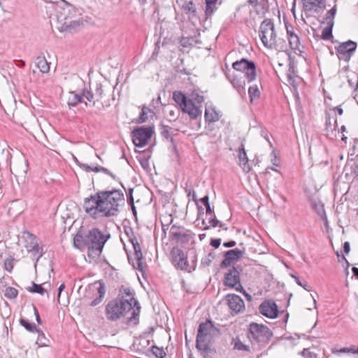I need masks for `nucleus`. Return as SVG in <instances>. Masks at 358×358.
<instances>
[{
    "label": "nucleus",
    "mask_w": 358,
    "mask_h": 358,
    "mask_svg": "<svg viewBox=\"0 0 358 358\" xmlns=\"http://www.w3.org/2000/svg\"><path fill=\"white\" fill-rule=\"evenodd\" d=\"M124 200V194L120 189L100 190L84 199L83 208L93 219L115 216L119 213Z\"/></svg>",
    "instance_id": "nucleus-1"
},
{
    "label": "nucleus",
    "mask_w": 358,
    "mask_h": 358,
    "mask_svg": "<svg viewBox=\"0 0 358 358\" xmlns=\"http://www.w3.org/2000/svg\"><path fill=\"white\" fill-rule=\"evenodd\" d=\"M121 296L111 300L106 306V317L108 320L117 321L124 317L129 324H137L141 306L129 288L120 290Z\"/></svg>",
    "instance_id": "nucleus-2"
},
{
    "label": "nucleus",
    "mask_w": 358,
    "mask_h": 358,
    "mask_svg": "<svg viewBox=\"0 0 358 358\" xmlns=\"http://www.w3.org/2000/svg\"><path fill=\"white\" fill-rule=\"evenodd\" d=\"M220 335L219 329L215 327L210 320L201 322L196 339V348L202 353L208 355L213 350L210 347L214 339Z\"/></svg>",
    "instance_id": "nucleus-3"
},
{
    "label": "nucleus",
    "mask_w": 358,
    "mask_h": 358,
    "mask_svg": "<svg viewBox=\"0 0 358 358\" xmlns=\"http://www.w3.org/2000/svg\"><path fill=\"white\" fill-rule=\"evenodd\" d=\"M110 237V234H103L98 228H93L90 230L87 234L88 257L92 259L99 258L106 243Z\"/></svg>",
    "instance_id": "nucleus-4"
},
{
    "label": "nucleus",
    "mask_w": 358,
    "mask_h": 358,
    "mask_svg": "<svg viewBox=\"0 0 358 358\" xmlns=\"http://www.w3.org/2000/svg\"><path fill=\"white\" fill-rule=\"evenodd\" d=\"M259 38L263 45L268 49L278 48L277 36L273 22L270 19H265L260 24Z\"/></svg>",
    "instance_id": "nucleus-5"
},
{
    "label": "nucleus",
    "mask_w": 358,
    "mask_h": 358,
    "mask_svg": "<svg viewBox=\"0 0 358 358\" xmlns=\"http://www.w3.org/2000/svg\"><path fill=\"white\" fill-rule=\"evenodd\" d=\"M272 336V331L266 325L252 322L249 326L248 338L253 343L265 346Z\"/></svg>",
    "instance_id": "nucleus-6"
},
{
    "label": "nucleus",
    "mask_w": 358,
    "mask_h": 358,
    "mask_svg": "<svg viewBox=\"0 0 358 358\" xmlns=\"http://www.w3.org/2000/svg\"><path fill=\"white\" fill-rule=\"evenodd\" d=\"M55 10V13L50 16V21L55 22L56 27L65 24L67 20L76 16V13H75L74 7L65 1L57 3Z\"/></svg>",
    "instance_id": "nucleus-7"
},
{
    "label": "nucleus",
    "mask_w": 358,
    "mask_h": 358,
    "mask_svg": "<svg viewBox=\"0 0 358 358\" xmlns=\"http://www.w3.org/2000/svg\"><path fill=\"white\" fill-rule=\"evenodd\" d=\"M173 99L180 106L184 113L189 115L191 119L195 120L201 115L200 107L193 103L192 99H189L182 92L175 91L173 93Z\"/></svg>",
    "instance_id": "nucleus-8"
},
{
    "label": "nucleus",
    "mask_w": 358,
    "mask_h": 358,
    "mask_svg": "<svg viewBox=\"0 0 358 358\" xmlns=\"http://www.w3.org/2000/svg\"><path fill=\"white\" fill-rule=\"evenodd\" d=\"M243 271L241 266H233L224 274V285L231 289L240 292L245 296L250 297L248 294L241 282V273Z\"/></svg>",
    "instance_id": "nucleus-9"
},
{
    "label": "nucleus",
    "mask_w": 358,
    "mask_h": 358,
    "mask_svg": "<svg viewBox=\"0 0 358 358\" xmlns=\"http://www.w3.org/2000/svg\"><path fill=\"white\" fill-rule=\"evenodd\" d=\"M357 47V43L353 41L341 43L335 47L336 54L339 60L348 62L351 57L354 55Z\"/></svg>",
    "instance_id": "nucleus-10"
},
{
    "label": "nucleus",
    "mask_w": 358,
    "mask_h": 358,
    "mask_svg": "<svg viewBox=\"0 0 358 358\" xmlns=\"http://www.w3.org/2000/svg\"><path fill=\"white\" fill-rule=\"evenodd\" d=\"M153 129L152 127H138L132 131V141L136 147L145 146L151 138Z\"/></svg>",
    "instance_id": "nucleus-11"
},
{
    "label": "nucleus",
    "mask_w": 358,
    "mask_h": 358,
    "mask_svg": "<svg viewBox=\"0 0 358 358\" xmlns=\"http://www.w3.org/2000/svg\"><path fill=\"white\" fill-rule=\"evenodd\" d=\"M171 260L174 266L177 269L191 272L192 269L189 266L187 255L180 248L174 247L171 252Z\"/></svg>",
    "instance_id": "nucleus-12"
},
{
    "label": "nucleus",
    "mask_w": 358,
    "mask_h": 358,
    "mask_svg": "<svg viewBox=\"0 0 358 358\" xmlns=\"http://www.w3.org/2000/svg\"><path fill=\"white\" fill-rule=\"evenodd\" d=\"M171 238L178 244H186L192 238V233L186 229L173 225L170 228Z\"/></svg>",
    "instance_id": "nucleus-13"
},
{
    "label": "nucleus",
    "mask_w": 358,
    "mask_h": 358,
    "mask_svg": "<svg viewBox=\"0 0 358 358\" xmlns=\"http://www.w3.org/2000/svg\"><path fill=\"white\" fill-rule=\"evenodd\" d=\"M226 300L229 308L235 313H239L245 310V303L241 296L235 294H228Z\"/></svg>",
    "instance_id": "nucleus-14"
},
{
    "label": "nucleus",
    "mask_w": 358,
    "mask_h": 358,
    "mask_svg": "<svg viewBox=\"0 0 358 358\" xmlns=\"http://www.w3.org/2000/svg\"><path fill=\"white\" fill-rule=\"evenodd\" d=\"M243 254L244 252L238 248L227 251L224 256V258L220 264V266L222 268L230 266L231 264L240 259L243 257Z\"/></svg>",
    "instance_id": "nucleus-15"
},
{
    "label": "nucleus",
    "mask_w": 358,
    "mask_h": 358,
    "mask_svg": "<svg viewBox=\"0 0 358 358\" xmlns=\"http://www.w3.org/2000/svg\"><path fill=\"white\" fill-rule=\"evenodd\" d=\"M259 312L264 316L268 318H275L278 316V306L274 301L266 300L264 301L259 306Z\"/></svg>",
    "instance_id": "nucleus-16"
},
{
    "label": "nucleus",
    "mask_w": 358,
    "mask_h": 358,
    "mask_svg": "<svg viewBox=\"0 0 358 358\" xmlns=\"http://www.w3.org/2000/svg\"><path fill=\"white\" fill-rule=\"evenodd\" d=\"M83 24V21L80 18L74 19L70 18L66 21L65 24H62V26H57V29L60 31H69V32H74L76 31L77 29Z\"/></svg>",
    "instance_id": "nucleus-17"
},
{
    "label": "nucleus",
    "mask_w": 358,
    "mask_h": 358,
    "mask_svg": "<svg viewBox=\"0 0 358 358\" xmlns=\"http://www.w3.org/2000/svg\"><path fill=\"white\" fill-rule=\"evenodd\" d=\"M203 224L204 225L203 229L208 230L211 227H219L227 231L228 229L225 224L221 223L216 217L212 213V215H206V218L203 220Z\"/></svg>",
    "instance_id": "nucleus-18"
},
{
    "label": "nucleus",
    "mask_w": 358,
    "mask_h": 358,
    "mask_svg": "<svg viewBox=\"0 0 358 358\" xmlns=\"http://www.w3.org/2000/svg\"><path fill=\"white\" fill-rule=\"evenodd\" d=\"M133 248L134 250V256L136 259V262L133 264V266L134 268L138 269L143 273L145 271V266L142 262L143 257L139 243L134 245Z\"/></svg>",
    "instance_id": "nucleus-19"
},
{
    "label": "nucleus",
    "mask_w": 358,
    "mask_h": 358,
    "mask_svg": "<svg viewBox=\"0 0 358 358\" xmlns=\"http://www.w3.org/2000/svg\"><path fill=\"white\" fill-rule=\"evenodd\" d=\"M238 161L239 165L244 172L248 173L250 171L251 169L248 164V158L243 143H241L238 148Z\"/></svg>",
    "instance_id": "nucleus-20"
},
{
    "label": "nucleus",
    "mask_w": 358,
    "mask_h": 358,
    "mask_svg": "<svg viewBox=\"0 0 358 358\" xmlns=\"http://www.w3.org/2000/svg\"><path fill=\"white\" fill-rule=\"evenodd\" d=\"M99 287L96 288H95L94 285L90 287V289H92L93 291L96 290L97 294L95 299L89 303V305L92 307H94L99 304L103 301V299L106 293V287L104 284L102 282H99Z\"/></svg>",
    "instance_id": "nucleus-21"
},
{
    "label": "nucleus",
    "mask_w": 358,
    "mask_h": 358,
    "mask_svg": "<svg viewBox=\"0 0 358 358\" xmlns=\"http://www.w3.org/2000/svg\"><path fill=\"white\" fill-rule=\"evenodd\" d=\"M303 8L306 11L325 8V0H303Z\"/></svg>",
    "instance_id": "nucleus-22"
},
{
    "label": "nucleus",
    "mask_w": 358,
    "mask_h": 358,
    "mask_svg": "<svg viewBox=\"0 0 358 358\" xmlns=\"http://www.w3.org/2000/svg\"><path fill=\"white\" fill-rule=\"evenodd\" d=\"M27 250L29 252H32L36 261L42 256V248L39 247L36 237L31 235V241L26 245Z\"/></svg>",
    "instance_id": "nucleus-23"
},
{
    "label": "nucleus",
    "mask_w": 358,
    "mask_h": 358,
    "mask_svg": "<svg viewBox=\"0 0 358 358\" xmlns=\"http://www.w3.org/2000/svg\"><path fill=\"white\" fill-rule=\"evenodd\" d=\"M206 10L205 15L207 18L211 17L215 12L218 9V6L221 4V1L217 5L218 0H205Z\"/></svg>",
    "instance_id": "nucleus-24"
},
{
    "label": "nucleus",
    "mask_w": 358,
    "mask_h": 358,
    "mask_svg": "<svg viewBox=\"0 0 358 358\" xmlns=\"http://www.w3.org/2000/svg\"><path fill=\"white\" fill-rule=\"evenodd\" d=\"M182 9L185 14L189 15V17L196 16V8L192 1H185L182 6Z\"/></svg>",
    "instance_id": "nucleus-25"
},
{
    "label": "nucleus",
    "mask_w": 358,
    "mask_h": 358,
    "mask_svg": "<svg viewBox=\"0 0 358 358\" xmlns=\"http://www.w3.org/2000/svg\"><path fill=\"white\" fill-rule=\"evenodd\" d=\"M246 78L248 83H250L256 79V66L254 62L251 61L249 64V66L246 68L244 71Z\"/></svg>",
    "instance_id": "nucleus-26"
},
{
    "label": "nucleus",
    "mask_w": 358,
    "mask_h": 358,
    "mask_svg": "<svg viewBox=\"0 0 358 358\" xmlns=\"http://www.w3.org/2000/svg\"><path fill=\"white\" fill-rule=\"evenodd\" d=\"M36 65L40 71L43 73H48L50 71V65L45 57H38L36 59Z\"/></svg>",
    "instance_id": "nucleus-27"
},
{
    "label": "nucleus",
    "mask_w": 358,
    "mask_h": 358,
    "mask_svg": "<svg viewBox=\"0 0 358 358\" xmlns=\"http://www.w3.org/2000/svg\"><path fill=\"white\" fill-rule=\"evenodd\" d=\"M204 117L206 122L213 123L219 120V115L214 108H206Z\"/></svg>",
    "instance_id": "nucleus-28"
},
{
    "label": "nucleus",
    "mask_w": 358,
    "mask_h": 358,
    "mask_svg": "<svg viewBox=\"0 0 358 358\" xmlns=\"http://www.w3.org/2000/svg\"><path fill=\"white\" fill-rule=\"evenodd\" d=\"M250 62L251 61L246 59H241L239 61L234 62L232 67L236 71L244 72L246 70V68L249 66Z\"/></svg>",
    "instance_id": "nucleus-29"
},
{
    "label": "nucleus",
    "mask_w": 358,
    "mask_h": 358,
    "mask_svg": "<svg viewBox=\"0 0 358 358\" xmlns=\"http://www.w3.org/2000/svg\"><path fill=\"white\" fill-rule=\"evenodd\" d=\"M83 96L73 92L69 93L68 97V105L72 107L76 106L78 103H81Z\"/></svg>",
    "instance_id": "nucleus-30"
},
{
    "label": "nucleus",
    "mask_w": 358,
    "mask_h": 358,
    "mask_svg": "<svg viewBox=\"0 0 358 358\" xmlns=\"http://www.w3.org/2000/svg\"><path fill=\"white\" fill-rule=\"evenodd\" d=\"M73 245L76 248L87 246V234L83 236L80 234H77L73 238Z\"/></svg>",
    "instance_id": "nucleus-31"
},
{
    "label": "nucleus",
    "mask_w": 358,
    "mask_h": 358,
    "mask_svg": "<svg viewBox=\"0 0 358 358\" xmlns=\"http://www.w3.org/2000/svg\"><path fill=\"white\" fill-rule=\"evenodd\" d=\"M267 0H259L255 6V11L258 15H264L268 9Z\"/></svg>",
    "instance_id": "nucleus-32"
},
{
    "label": "nucleus",
    "mask_w": 358,
    "mask_h": 358,
    "mask_svg": "<svg viewBox=\"0 0 358 358\" xmlns=\"http://www.w3.org/2000/svg\"><path fill=\"white\" fill-rule=\"evenodd\" d=\"M36 332L38 333V338H37L36 343L39 347L48 346L49 341L45 337L44 333L39 329Z\"/></svg>",
    "instance_id": "nucleus-33"
},
{
    "label": "nucleus",
    "mask_w": 358,
    "mask_h": 358,
    "mask_svg": "<svg viewBox=\"0 0 358 358\" xmlns=\"http://www.w3.org/2000/svg\"><path fill=\"white\" fill-rule=\"evenodd\" d=\"M288 39L290 48L292 50H299L301 43L298 35H292V36L289 37Z\"/></svg>",
    "instance_id": "nucleus-34"
},
{
    "label": "nucleus",
    "mask_w": 358,
    "mask_h": 358,
    "mask_svg": "<svg viewBox=\"0 0 358 358\" xmlns=\"http://www.w3.org/2000/svg\"><path fill=\"white\" fill-rule=\"evenodd\" d=\"M334 24H327V27L324 28L322 32V38L324 40H330L332 37V29Z\"/></svg>",
    "instance_id": "nucleus-35"
},
{
    "label": "nucleus",
    "mask_w": 358,
    "mask_h": 358,
    "mask_svg": "<svg viewBox=\"0 0 358 358\" xmlns=\"http://www.w3.org/2000/svg\"><path fill=\"white\" fill-rule=\"evenodd\" d=\"M20 323L29 332H36L38 330L36 328L35 324L30 323L28 320L25 319H20Z\"/></svg>",
    "instance_id": "nucleus-36"
},
{
    "label": "nucleus",
    "mask_w": 358,
    "mask_h": 358,
    "mask_svg": "<svg viewBox=\"0 0 358 358\" xmlns=\"http://www.w3.org/2000/svg\"><path fill=\"white\" fill-rule=\"evenodd\" d=\"M336 6L335 5L331 9L327 11L325 17V20L327 24H334V19L336 13Z\"/></svg>",
    "instance_id": "nucleus-37"
},
{
    "label": "nucleus",
    "mask_w": 358,
    "mask_h": 358,
    "mask_svg": "<svg viewBox=\"0 0 358 358\" xmlns=\"http://www.w3.org/2000/svg\"><path fill=\"white\" fill-rule=\"evenodd\" d=\"M28 291L32 293H37L41 295H43L45 293V289L42 287V285H38L35 282H32V287L28 288Z\"/></svg>",
    "instance_id": "nucleus-38"
},
{
    "label": "nucleus",
    "mask_w": 358,
    "mask_h": 358,
    "mask_svg": "<svg viewBox=\"0 0 358 358\" xmlns=\"http://www.w3.org/2000/svg\"><path fill=\"white\" fill-rule=\"evenodd\" d=\"M18 294L17 290L12 287H8L4 292V296L9 299H13L17 297Z\"/></svg>",
    "instance_id": "nucleus-39"
},
{
    "label": "nucleus",
    "mask_w": 358,
    "mask_h": 358,
    "mask_svg": "<svg viewBox=\"0 0 358 358\" xmlns=\"http://www.w3.org/2000/svg\"><path fill=\"white\" fill-rule=\"evenodd\" d=\"M234 349L239 351L250 352V347L243 343L238 338L234 340Z\"/></svg>",
    "instance_id": "nucleus-40"
},
{
    "label": "nucleus",
    "mask_w": 358,
    "mask_h": 358,
    "mask_svg": "<svg viewBox=\"0 0 358 358\" xmlns=\"http://www.w3.org/2000/svg\"><path fill=\"white\" fill-rule=\"evenodd\" d=\"M151 112V110L148 107L143 106L142 108L140 115L136 121L138 123H143L148 120V113Z\"/></svg>",
    "instance_id": "nucleus-41"
},
{
    "label": "nucleus",
    "mask_w": 358,
    "mask_h": 358,
    "mask_svg": "<svg viewBox=\"0 0 358 358\" xmlns=\"http://www.w3.org/2000/svg\"><path fill=\"white\" fill-rule=\"evenodd\" d=\"M233 87L237 90V91L241 93V90H244V85H245V81L241 80L238 79V78L235 77L234 79L231 81Z\"/></svg>",
    "instance_id": "nucleus-42"
},
{
    "label": "nucleus",
    "mask_w": 358,
    "mask_h": 358,
    "mask_svg": "<svg viewBox=\"0 0 358 358\" xmlns=\"http://www.w3.org/2000/svg\"><path fill=\"white\" fill-rule=\"evenodd\" d=\"M248 94L250 98V101H252L253 99L259 96L260 92L257 85H252L249 87Z\"/></svg>",
    "instance_id": "nucleus-43"
},
{
    "label": "nucleus",
    "mask_w": 358,
    "mask_h": 358,
    "mask_svg": "<svg viewBox=\"0 0 358 358\" xmlns=\"http://www.w3.org/2000/svg\"><path fill=\"white\" fill-rule=\"evenodd\" d=\"M152 352L157 358H164L166 356V352L163 348H158L155 345L152 347Z\"/></svg>",
    "instance_id": "nucleus-44"
},
{
    "label": "nucleus",
    "mask_w": 358,
    "mask_h": 358,
    "mask_svg": "<svg viewBox=\"0 0 358 358\" xmlns=\"http://www.w3.org/2000/svg\"><path fill=\"white\" fill-rule=\"evenodd\" d=\"M94 95L96 98V101H99L103 97V86L101 83H96L95 85V89H94Z\"/></svg>",
    "instance_id": "nucleus-45"
},
{
    "label": "nucleus",
    "mask_w": 358,
    "mask_h": 358,
    "mask_svg": "<svg viewBox=\"0 0 358 358\" xmlns=\"http://www.w3.org/2000/svg\"><path fill=\"white\" fill-rule=\"evenodd\" d=\"M315 209L318 215H320L322 219L327 220V216L324 208V206L322 203H320L317 204H315Z\"/></svg>",
    "instance_id": "nucleus-46"
},
{
    "label": "nucleus",
    "mask_w": 358,
    "mask_h": 358,
    "mask_svg": "<svg viewBox=\"0 0 358 358\" xmlns=\"http://www.w3.org/2000/svg\"><path fill=\"white\" fill-rule=\"evenodd\" d=\"M13 261H14V259L13 257H8V258H6L5 260H4V264H3V266H4V269L8 272H11L13 268Z\"/></svg>",
    "instance_id": "nucleus-47"
},
{
    "label": "nucleus",
    "mask_w": 358,
    "mask_h": 358,
    "mask_svg": "<svg viewBox=\"0 0 358 358\" xmlns=\"http://www.w3.org/2000/svg\"><path fill=\"white\" fill-rule=\"evenodd\" d=\"M83 96L86 98L87 101H89L90 102H93V106L95 105V101H94V97L95 96V95L94 93L91 92L87 90H83Z\"/></svg>",
    "instance_id": "nucleus-48"
},
{
    "label": "nucleus",
    "mask_w": 358,
    "mask_h": 358,
    "mask_svg": "<svg viewBox=\"0 0 358 358\" xmlns=\"http://www.w3.org/2000/svg\"><path fill=\"white\" fill-rule=\"evenodd\" d=\"M189 99H192L193 103H194L195 101L196 103L199 104L204 101L203 96L196 92H192Z\"/></svg>",
    "instance_id": "nucleus-49"
},
{
    "label": "nucleus",
    "mask_w": 358,
    "mask_h": 358,
    "mask_svg": "<svg viewBox=\"0 0 358 358\" xmlns=\"http://www.w3.org/2000/svg\"><path fill=\"white\" fill-rule=\"evenodd\" d=\"M214 258L215 255L213 253H209L205 257L202 258L201 263L203 266H208Z\"/></svg>",
    "instance_id": "nucleus-50"
},
{
    "label": "nucleus",
    "mask_w": 358,
    "mask_h": 358,
    "mask_svg": "<svg viewBox=\"0 0 358 358\" xmlns=\"http://www.w3.org/2000/svg\"><path fill=\"white\" fill-rule=\"evenodd\" d=\"M300 354L305 358H317V355L315 352H311L308 348L303 349Z\"/></svg>",
    "instance_id": "nucleus-51"
},
{
    "label": "nucleus",
    "mask_w": 358,
    "mask_h": 358,
    "mask_svg": "<svg viewBox=\"0 0 358 358\" xmlns=\"http://www.w3.org/2000/svg\"><path fill=\"white\" fill-rule=\"evenodd\" d=\"M294 64L293 62H289V69L287 73V78L289 82H291L294 78Z\"/></svg>",
    "instance_id": "nucleus-52"
},
{
    "label": "nucleus",
    "mask_w": 358,
    "mask_h": 358,
    "mask_svg": "<svg viewBox=\"0 0 358 358\" xmlns=\"http://www.w3.org/2000/svg\"><path fill=\"white\" fill-rule=\"evenodd\" d=\"M73 158H74L75 162H76V164L80 168H82L83 169H84L85 171H86L87 172L92 171L93 167H91L90 165H88L87 164H83V163L79 162L78 160L75 157H73Z\"/></svg>",
    "instance_id": "nucleus-53"
},
{
    "label": "nucleus",
    "mask_w": 358,
    "mask_h": 358,
    "mask_svg": "<svg viewBox=\"0 0 358 358\" xmlns=\"http://www.w3.org/2000/svg\"><path fill=\"white\" fill-rule=\"evenodd\" d=\"M338 352H346V353H352V354H355V345H351L350 347L349 348H341L339 350H338Z\"/></svg>",
    "instance_id": "nucleus-54"
},
{
    "label": "nucleus",
    "mask_w": 358,
    "mask_h": 358,
    "mask_svg": "<svg viewBox=\"0 0 358 358\" xmlns=\"http://www.w3.org/2000/svg\"><path fill=\"white\" fill-rule=\"evenodd\" d=\"M133 192L134 189L132 188H129L128 190V192L127 193V202L129 205H133L134 201V197H133Z\"/></svg>",
    "instance_id": "nucleus-55"
},
{
    "label": "nucleus",
    "mask_w": 358,
    "mask_h": 358,
    "mask_svg": "<svg viewBox=\"0 0 358 358\" xmlns=\"http://www.w3.org/2000/svg\"><path fill=\"white\" fill-rule=\"evenodd\" d=\"M139 162H140V164L141 165V166L144 169H148L149 167H150V164H149V162H148V159H146L145 157H142L139 159Z\"/></svg>",
    "instance_id": "nucleus-56"
},
{
    "label": "nucleus",
    "mask_w": 358,
    "mask_h": 358,
    "mask_svg": "<svg viewBox=\"0 0 358 358\" xmlns=\"http://www.w3.org/2000/svg\"><path fill=\"white\" fill-rule=\"evenodd\" d=\"M162 135L166 138H169L170 136L169 127L164 126L161 131Z\"/></svg>",
    "instance_id": "nucleus-57"
},
{
    "label": "nucleus",
    "mask_w": 358,
    "mask_h": 358,
    "mask_svg": "<svg viewBox=\"0 0 358 358\" xmlns=\"http://www.w3.org/2000/svg\"><path fill=\"white\" fill-rule=\"evenodd\" d=\"M220 243H221V239H220V238L212 239L210 241V245L215 248H219V246L220 245Z\"/></svg>",
    "instance_id": "nucleus-58"
},
{
    "label": "nucleus",
    "mask_w": 358,
    "mask_h": 358,
    "mask_svg": "<svg viewBox=\"0 0 358 358\" xmlns=\"http://www.w3.org/2000/svg\"><path fill=\"white\" fill-rule=\"evenodd\" d=\"M287 34L288 38L292 36V35H295L296 34L294 31V28L292 26L286 25Z\"/></svg>",
    "instance_id": "nucleus-59"
},
{
    "label": "nucleus",
    "mask_w": 358,
    "mask_h": 358,
    "mask_svg": "<svg viewBox=\"0 0 358 358\" xmlns=\"http://www.w3.org/2000/svg\"><path fill=\"white\" fill-rule=\"evenodd\" d=\"M206 207V215H212V213H213V209L210 207V203L206 204L205 206Z\"/></svg>",
    "instance_id": "nucleus-60"
},
{
    "label": "nucleus",
    "mask_w": 358,
    "mask_h": 358,
    "mask_svg": "<svg viewBox=\"0 0 358 358\" xmlns=\"http://www.w3.org/2000/svg\"><path fill=\"white\" fill-rule=\"evenodd\" d=\"M34 315L36 316V320L37 321V322L39 324H41L42 322H41V317H40L38 311V310H37V308L36 307H34Z\"/></svg>",
    "instance_id": "nucleus-61"
},
{
    "label": "nucleus",
    "mask_w": 358,
    "mask_h": 358,
    "mask_svg": "<svg viewBox=\"0 0 358 358\" xmlns=\"http://www.w3.org/2000/svg\"><path fill=\"white\" fill-rule=\"evenodd\" d=\"M236 245V243L234 241H230L224 242L223 243V246L225 248H232V247L235 246Z\"/></svg>",
    "instance_id": "nucleus-62"
},
{
    "label": "nucleus",
    "mask_w": 358,
    "mask_h": 358,
    "mask_svg": "<svg viewBox=\"0 0 358 358\" xmlns=\"http://www.w3.org/2000/svg\"><path fill=\"white\" fill-rule=\"evenodd\" d=\"M350 250L349 242H345L343 244V251L345 254H348Z\"/></svg>",
    "instance_id": "nucleus-63"
},
{
    "label": "nucleus",
    "mask_w": 358,
    "mask_h": 358,
    "mask_svg": "<svg viewBox=\"0 0 358 358\" xmlns=\"http://www.w3.org/2000/svg\"><path fill=\"white\" fill-rule=\"evenodd\" d=\"M101 169V172L110 176V177H112L113 179L115 178V176L107 169L104 168V167H102Z\"/></svg>",
    "instance_id": "nucleus-64"
}]
</instances>
